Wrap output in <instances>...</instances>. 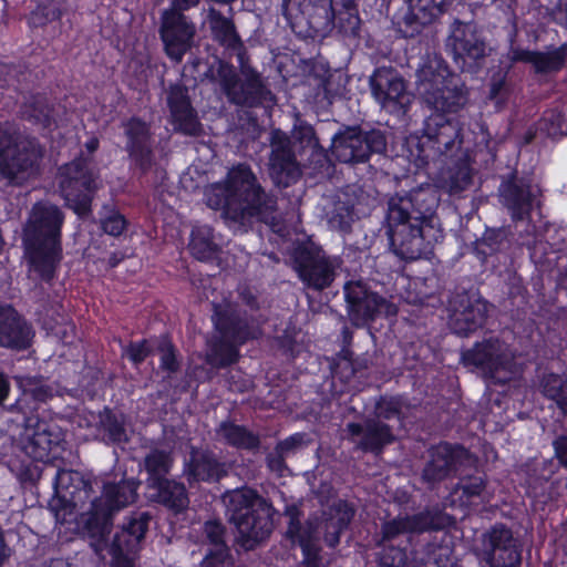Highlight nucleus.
I'll use <instances>...</instances> for the list:
<instances>
[{
    "label": "nucleus",
    "mask_w": 567,
    "mask_h": 567,
    "mask_svg": "<svg viewBox=\"0 0 567 567\" xmlns=\"http://www.w3.org/2000/svg\"><path fill=\"white\" fill-rule=\"evenodd\" d=\"M215 436L223 444L248 452H257L261 445L258 433L252 432L245 425L237 424L230 419L221 421L216 426Z\"/></svg>",
    "instance_id": "41"
},
{
    "label": "nucleus",
    "mask_w": 567,
    "mask_h": 567,
    "mask_svg": "<svg viewBox=\"0 0 567 567\" xmlns=\"http://www.w3.org/2000/svg\"><path fill=\"white\" fill-rule=\"evenodd\" d=\"M205 202L212 209H221L229 227L247 231L255 220L274 224L278 210L277 196L267 192L248 164L228 169L221 182L205 188Z\"/></svg>",
    "instance_id": "2"
},
{
    "label": "nucleus",
    "mask_w": 567,
    "mask_h": 567,
    "mask_svg": "<svg viewBox=\"0 0 567 567\" xmlns=\"http://www.w3.org/2000/svg\"><path fill=\"white\" fill-rule=\"evenodd\" d=\"M489 303L478 292L456 288L447 298V324L460 337H467L482 328L487 319Z\"/></svg>",
    "instance_id": "19"
},
{
    "label": "nucleus",
    "mask_w": 567,
    "mask_h": 567,
    "mask_svg": "<svg viewBox=\"0 0 567 567\" xmlns=\"http://www.w3.org/2000/svg\"><path fill=\"white\" fill-rule=\"evenodd\" d=\"M125 136L124 150L127 153L131 168L146 175L155 165L153 134L151 126L140 117L133 116L122 123Z\"/></svg>",
    "instance_id": "29"
},
{
    "label": "nucleus",
    "mask_w": 567,
    "mask_h": 567,
    "mask_svg": "<svg viewBox=\"0 0 567 567\" xmlns=\"http://www.w3.org/2000/svg\"><path fill=\"white\" fill-rule=\"evenodd\" d=\"M61 442V433L58 427L45 421L38 420L34 432L25 445L27 453L34 460L44 462L50 452Z\"/></svg>",
    "instance_id": "43"
},
{
    "label": "nucleus",
    "mask_w": 567,
    "mask_h": 567,
    "mask_svg": "<svg viewBox=\"0 0 567 567\" xmlns=\"http://www.w3.org/2000/svg\"><path fill=\"white\" fill-rule=\"evenodd\" d=\"M44 147L37 137L0 131V181L22 186L39 175Z\"/></svg>",
    "instance_id": "7"
},
{
    "label": "nucleus",
    "mask_w": 567,
    "mask_h": 567,
    "mask_svg": "<svg viewBox=\"0 0 567 567\" xmlns=\"http://www.w3.org/2000/svg\"><path fill=\"white\" fill-rule=\"evenodd\" d=\"M535 230V225L528 223L525 231L518 234L517 243L528 249L532 262L540 271H550L558 265L561 250L555 248L544 236L537 235Z\"/></svg>",
    "instance_id": "36"
},
{
    "label": "nucleus",
    "mask_w": 567,
    "mask_h": 567,
    "mask_svg": "<svg viewBox=\"0 0 567 567\" xmlns=\"http://www.w3.org/2000/svg\"><path fill=\"white\" fill-rule=\"evenodd\" d=\"M486 489V478L484 475H464L460 476L454 487V493L461 492L462 501L472 502L474 498L482 497Z\"/></svg>",
    "instance_id": "53"
},
{
    "label": "nucleus",
    "mask_w": 567,
    "mask_h": 567,
    "mask_svg": "<svg viewBox=\"0 0 567 567\" xmlns=\"http://www.w3.org/2000/svg\"><path fill=\"white\" fill-rule=\"evenodd\" d=\"M475 171L471 166L468 155L462 153L457 159L447 167L440 179V187L451 196H462L474 185Z\"/></svg>",
    "instance_id": "39"
},
{
    "label": "nucleus",
    "mask_w": 567,
    "mask_h": 567,
    "mask_svg": "<svg viewBox=\"0 0 567 567\" xmlns=\"http://www.w3.org/2000/svg\"><path fill=\"white\" fill-rule=\"evenodd\" d=\"M567 58V45H560L551 51L539 52L511 47L507 59L512 63L523 62L533 66L537 74H549L560 71Z\"/></svg>",
    "instance_id": "35"
},
{
    "label": "nucleus",
    "mask_w": 567,
    "mask_h": 567,
    "mask_svg": "<svg viewBox=\"0 0 567 567\" xmlns=\"http://www.w3.org/2000/svg\"><path fill=\"white\" fill-rule=\"evenodd\" d=\"M355 514L354 507L343 499H338L324 512L321 528L326 544L333 548L340 543V535L346 530Z\"/></svg>",
    "instance_id": "40"
},
{
    "label": "nucleus",
    "mask_w": 567,
    "mask_h": 567,
    "mask_svg": "<svg viewBox=\"0 0 567 567\" xmlns=\"http://www.w3.org/2000/svg\"><path fill=\"white\" fill-rule=\"evenodd\" d=\"M158 34L165 54L175 63L196 44L197 23L192 12L164 9L159 16Z\"/></svg>",
    "instance_id": "17"
},
{
    "label": "nucleus",
    "mask_w": 567,
    "mask_h": 567,
    "mask_svg": "<svg viewBox=\"0 0 567 567\" xmlns=\"http://www.w3.org/2000/svg\"><path fill=\"white\" fill-rule=\"evenodd\" d=\"M74 186V198L64 199L69 208H71L78 216L86 217L91 214V204L97 186L91 187V185L82 186L81 183H76Z\"/></svg>",
    "instance_id": "55"
},
{
    "label": "nucleus",
    "mask_w": 567,
    "mask_h": 567,
    "mask_svg": "<svg viewBox=\"0 0 567 567\" xmlns=\"http://www.w3.org/2000/svg\"><path fill=\"white\" fill-rule=\"evenodd\" d=\"M289 137L293 143V150L299 157L305 158L313 173H322L329 168L330 159L327 150L320 144L312 125L299 121L298 124H295Z\"/></svg>",
    "instance_id": "32"
},
{
    "label": "nucleus",
    "mask_w": 567,
    "mask_h": 567,
    "mask_svg": "<svg viewBox=\"0 0 567 567\" xmlns=\"http://www.w3.org/2000/svg\"><path fill=\"white\" fill-rule=\"evenodd\" d=\"M234 65L220 60L215 59L213 63L207 65L206 71L202 74L200 81H208L209 83L217 84L223 92L226 81L225 75L230 73Z\"/></svg>",
    "instance_id": "61"
},
{
    "label": "nucleus",
    "mask_w": 567,
    "mask_h": 567,
    "mask_svg": "<svg viewBox=\"0 0 567 567\" xmlns=\"http://www.w3.org/2000/svg\"><path fill=\"white\" fill-rule=\"evenodd\" d=\"M333 378L339 379L342 383H348L355 375L353 368V352L351 350H340L331 364Z\"/></svg>",
    "instance_id": "58"
},
{
    "label": "nucleus",
    "mask_w": 567,
    "mask_h": 567,
    "mask_svg": "<svg viewBox=\"0 0 567 567\" xmlns=\"http://www.w3.org/2000/svg\"><path fill=\"white\" fill-rule=\"evenodd\" d=\"M511 231L506 227L487 228L483 236L474 244L473 251L485 262L488 256L497 254L508 247Z\"/></svg>",
    "instance_id": "47"
},
{
    "label": "nucleus",
    "mask_w": 567,
    "mask_h": 567,
    "mask_svg": "<svg viewBox=\"0 0 567 567\" xmlns=\"http://www.w3.org/2000/svg\"><path fill=\"white\" fill-rule=\"evenodd\" d=\"M330 150L339 163L357 165L367 163L373 154L384 153L386 137L380 130L343 126L332 136Z\"/></svg>",
    "instance_id": "13"
},
{
    "label": "nucleus",
    "mask_w": 567,
    "mask_h": 567,
    "mask_svg": "<svg viewBox=\"0 0 567 567\" xmlns=\"http://www.w3.org/2000/svg\"><path fill=\"white\" fill-rule=\"evenodd\" d=\"M402 413V403L399 398L394 396H381L375 405L374 413L371 415V419H379L381 422H386L391 420H396L400 422Z\"/></svg>",
    "instance_id": "56"
},
{
    "label": "nucleus",
    "mask_w": 567,
    "mask_h": 567,
    "mask_svg": "<svg viewBox=\"0 0 567 567\" xmlns=\"http://www.w3.org/2000/svg\"><path fill=\"white\" fill-rule=\"evenodd\" d=\"M221 502L228 522L237 528V543L246 551L268 539L281 516L269 498L248 486L226 491Z\"/></svg>",
    "instance_id": "3"
},
{
    "label": "nucleus",
    "mask_w": 567,
    "mask_h": 567,
    "mask_svg": "<svg viewBox=\"0 0 567 567\" xmlns=\"http://www.w3.org/2000/svg\"><path fill=\"white\" fill-rule=\"evenodd\" d=\"M447 112L434 111L424 124L421 137L412 140L410 154L416 166L422 167L430 162L441 161L443 157H455L463 152V128L454 117L446 116Z\"/></svg>",
    "instance_id": "6"
},
{
    "label": "nucleus",
    "mask_w": 567,
    "mask_h": 567,
    "mask_svg": "<svg viewBox=\"0 0 567 567\" xmlns=\"http://www.w3.org/2000/svg\"><path fill=\"white\" fill-rule=\"evenodd\" d=\"M227 529L218 519H210L204 523L202 527V537L204 544L209 547L206 553H230L226 544Z\"/></svg>",
    "instance_id": "51"
},
{
    "label": "nucleus",
    "mask_w": 567,
    "mask_h": 567,
    "mask_svg": "<svg viewBox=\"0 0 567 567\" xmlns=\"http://www.w3.org/2000/svg\"><path fill=\"white\" fill-rule=\"evenodd\" d=\"M31 324L9 305H0V347L22 351L32 342Z\"/></svg>",
    "instance_id": "34"
},
{
    "label": "nucleus",
    "mask_w": 567,
    "mask_h": 567,
    "mask_svg": "<svg viewBox=\"0 0 567 567\" xmlns=\"http://www.w3.org/2000/svg\"><path fill=\"white\" fill-rule=\"evenodd\" d=\"M105 214L101 217V228L107 235L117 237L126 229V218L115 209L104 207Z\"/></svg>",
    "instance_id": "62"
},
{
    "label": "nucleus",
    "mask_w": 567,
    "mask_h": 567,
    "mask_svg": "<svg viewBox=\"0 0 567 567\" xmlns=\"http://www.w3.org/2000/svg\"><path fill=\"white\" fill-rule=\"evenodd\" d=\"M97 175L93 169L92 163L85 157H76L71 163L65 164L60 168V190L64 199L74 198V186L81 183L82 186L91 185L97 186Z\"/></svg>",
    "instance_id": "38"
},
{
    "label": "nucleus",
    "mask_w": 567,
    "mask_h": 567,
    "mask_svg": "<svg viewBox=\"0 0 567 567\" xmlns=\"http://www.w3.org/2000/svg\"><path fill=\"white\" fill-rule=\"evenodd\" d=\"M208 23L213 39L229 54L236 55L238 61L248 58L246 48L230 18L212 8L208 12Z\"/></svg>",
    "instance_id": "37"
},
{
    "label": "nucleus",
    "mask_w": 567,
    "mask_h": 567,
    "mask_svg": "<svg viewBox=\"0 0 567 567\" xmlns=\"http://www.w3.org/2000/svg\"><path fill=\"white\" fill-rule=\"evenodd\" d=\"M368 195L360 185L351 184L322 196L321 219L327 227L342 235L352 233L353 224L359 219V207Z\"/></svg>",
    "instance_id": "16"
},
{
    "label": "nucleus",
    "mask_w": 567,
    "mask_h": 567,
    "mask_svg": "<svg viewBox=\"0 0 567 567\" xmlns=\"http://www.w3.org/2000/svg\"><path fill=\"white\" fill-rule=\"evenodd\" d=\"M54 495L49 502L53 511H59L71 504L74 507L83 501L82 494L89 496L91 491L90 482L85 481L81 473L72 470H56L53 476Z\"/></svg>",
    "instance_id": "33"
},
{
    "label": "nucleus",
    "mask_w": 567,
    "mask_h": 567,
    "mask_svg": "<svg viewBox=\"0 0 567 567\" xmlns=\"http://www.w3.org/2000/svg\"><path fill=\"white\" fill-rule=\"evenodd\" d=\"M188 248L190 254L198 260L208 261L215 259L219 247L214 240L213 228L207 225L194 227Z\"/></svg>",
    "instance_id": "48"
},
{
    "label": "nucleus",
    "mask_w": 567,
    "mask_h": 567,
    "mask_svg": "<svg viewBox=\"0 0 567 567\" xmlns=\"http://www.w3.org/2000/svg\"><path fill=\"white\" fill-rule=\"evenodd\" d=\"M498 200L513 221L530 219V214L540 205L542 189L533 179L514 169L501 176L497 188Z\"/></svg>",
    "instance_id": "15"
},
{
    "label": "nucleus",
    "mask_w": 567,
    "mask_h": 567,
    "mask_svg": "<svg viewBox=\"0 0 567 567\" xmlns=\"http://www.w3.org/2000/svg\"><path fill=\"white\" fill-rule=\"evenodd\" d=\"M474 461L473 455L462 445L440 443L427 451L421 481L429 489L434 491L445 480L473 465Z\"/></svg>",
    "instance_id": "21"
},
{
    "label": "nucleus",
    "mask_w": 567,
    "mask_h": 567,
    "mask_svg": "<svg viewBox=\"0 0 567 567\" xmlns=\"http://www.w3.org/2000/svg\"><path fill=\"white\" fill-rule=\"evenodd\" d=\"M214 309L212 318L216 333L208 341L205 361L213 368L223 369L237 362L238 348L250 338V328L239 313L216 305Z\"/></svg>",
    "instance_id": "9"
},
{
    "label": "nucleus",
    "mask_w": 567,
    "mask_h": 567,
    "mask_svg": "<svg viewBox=\"0 0 567 567\" xmlns=\"http://www.w3.org/2000/svg\"><path fill=\"white\" fill-rule=\"evenodd\" d=\"M138 486L135 478L104 484L101 495L91 501L90 508L82 515L85 537L94 539L101 548L104 544L102 536L113 528L115 514L137 499Z\"/></svg>",
    "instance_id": "8"
},
{
    "label": "nucleus",
    "mask_w": 567,
    "mask_h": 567,
    "mask_svg": "<svg viewBox=\"0 0 567 567\" xmlns=\"http://www.w3.org/2000/svg\"><path fill=\"white\" fill-rule=\"evenodd\" d=\"M153 515L146 511H134L126 515L118 525L113 537L110 538L112 528L102 536L103 546L97 547L94 539L87 538L94 553L103 557L104 551L125 555H137L142 549Z\"/></svg>",
    "instance_id": "20"
},
{
    "label": "nucleus",
    "mask_w": 567,
    "mask_h": 567,
    "mask_svg": "<svg viewBox=\"0 0 567 567\" xmlns=\"http://www.w3.org/2000/svg\"><path fill=\"white\" fill-rule=\"evenodd\" d=\"M437 187L422 183L409 190H399L386 200L385 235L390 250L403 260H416L432 251L442 238L436 209Z\"/></svg>",
    "instance_id": "1"
},
{
    "label": "nucleus",
    "mask_w": 567,
    "mask_h": 567,
    "mask_svg": "<svg viewBox=\"0 0 567 567\" xmlns=\"http://www.w3.org/2000/svg\"><path fill=\"white\" fill-rule=\"evenodd\" d=\"M20 116L31 125L50 128L55 124L54 106L43 94L29 96L20 106Z\"/></svg>",
    "instance_id": "45"
},
{
    "label": "nucleus",
    "mask_w": 567,
    "mask_h": 567,
    "mask_svg": "<svg viewBox=\"0 0 567 567\" xmlns=\"http://www.w3.org/2000/svg\"><path fill=\"white\" fill-rule=\"evenodd\" d=\"M334 29L347 38L359 35L361 19L359 11H337L334 16Z\"/></svg>",
    "instance_id": "59"
},
{
    "label": "nucleus",
    "mask_w": 567,
    "mask_h": 567,
    "mask_svg": "<svg viewBox=\"0 0 567 567\" xmlns=\"http://www.w3.org/2000/svg\"><path fill=\"white\" fill-rule=\"evenodd\" d=\"M233 470V463L209 447L189 446L183 464V476L190 487L206 483L217 484Z\"/></svg>",
    "instance_id": "27"
},
{
    "label": "nucleus",
    "mask_w": 567,
    "mask_h": 567,
    "mask_svg": "<svg viewBox=\"0 0 567 567\" xmlns=\"http://www.w3.org/2000/svg\"><path fill=\"white\" fill-rule=\"evenodd\" d=\"M309 443L310 440L306 433H295L287 439L279 441L275 447L288 458L307 447Z\"/></svg>",
    "instance_id": "64"
},
{
    "label": "nucleus",
    "mask_w": 567,
    "mask_h": 567,
    "mask_svg": "<svg viewBox=\"0 0 567 567\" xmlns=\"http://www.w3.org/2000/svg\"><path fill=\"white\" fill-rule=\"evenodd\" d=\"M240 72L235 66L226 74L223 94L230 104L241 107H271L276 97L261 74L249 64V59L238 61Z\"/></svg>",
    "instance_id": "12"
},
{
    "label": "nucleus",
    "mask_w": 567,
    "mask_h": 567,
    "mask_svg": "<svg viewBox=\"0 0 567 567\" xmlns=\"http://www.w3.org/2000/svg\"><path fill=\"white\" fill-rule=\"evenodd\" d=\"M378 547L375 557L379 567H406L408 555L401 543L378 545Z\"/></svg>",
    "instance_id": "54"
},
{
    "label": "nucleus",
    "mask_w": 567,
    "mask_h": 567,
    "mask_svg": "<svg viewBox=\"0 0 567 567\" xmlns=\"http://www.w3.org/2000/svg\"><path fill=\"white\" fill-rule=\"evenodd\" d=\"M347 440L355 451L379 456L396 441L393 425L379 419L365 417L362 422H350L344 429Z\"/></svg>",
    "instance_id": "30"
},
{
    "label": "nucleus",
    "mask_w": 567,
    "mask_h": 567,
    "mask_svg": "<svg viewBox=\"0 0 567 567\" xmlns=\"http://www.w3.org/2000/svg\"><path fill=\"white\" fill-rule=\"evenodd\" d=\"M96 430L106 444L121 445L130 441L125 416L109 408L99 413Z\"/></svg>",
    "instance_id": "44"
},
{
    "label": "nucleus",
    "mask_w": 567,
    "mask_h": 567,
    "mask_svg": "<svg viewBox=\"0 0 567 567\" xmlns=\"http://www.w3.org/2000/svg\"><path fill=\"white\" fill-rule=\"evenodd\" d=\"M452 0H403L394 16L398 32L406 39L420 35L447 12Z\"/></svg>",
    "instance_id": "24"
},
{
    "label": "nucleus",
    "mask_w": 567,
    "mask_h": 567,
    "mask_svg": "<svg viewBox=\"0 0 567 567\" xmlns=\"http://www.w3.org/2000/svg\"><path fill=\"white\" fill-rule=\"evenodd\" d=\"M346 84L347 81L343 74L338 72L328 73L317 86V103L326 107L331 105L334 101L343 97Z\"/></svg>",
    "instance_id": "49"
},
{
    "label": "nucleus",
    "mask_w": 567,
    "mask_h": 567,
    "mask_svg": "<svg viewBox=\"0 0 567 567\" xmlns=\"http://www.w3.org/2000/svg\"><path fill=\"white\" fill-rule=\"evenodd\" d=\"M143 467L147 474L146 486L167 480L174 464L173 452L165 449L153 447L143 458Z\"/></svg>",
    "instance_id": "46"
},
{
    "label": "nucleus",
    "mask_w": 567,
    "mask_h": 567,
    "mask_svg": "<svg viewBox=\"0 0 567 567\" xmlns=\"http://www.w3.org/2000/svg\"><path fill=\"white\" fill-rule=\"evenodd\" d=\"M514 63L509 62L504 68H498L491 76L489 97L493 100L505 99L511 92V83L507 80L509 70Z\"/></svg>",
    "instance_id": "60"
},
{
    "label": "nucleus",
    "mask_w": 567,
    "mask_h": 567,
    "mask_svg": "<svg viewBox=\"0 0 567 567\" xmlns=\"http://www.w3.org/2000/svg\"><path fill=\"white\" fill-rule=\"evenodd\" d=\"M371 94L390 114L403 115L412 102L406 82L393 66H379L369 78Z\"/></svg>",
    "instance_id": "25"
},
{
    "label": "nucleus",
    "mask_w": 567,
    "mask_h": 567,
    "mask_svg": "<svg viewBox=\"0 0 567 567\" xmlns=\"http://www.w3.org/2000/svg\"><path fill=\"white\" fill-rule=\"evenodd\" d=\"M165 94L174 131L187 136H199L203 125L192 104L189 89L181 82L171 83L165 89Z\"/></svg>",
    "instance_id": "31"
},
{
    "label": "nucleus",
    "mask_w": 567,
    "mask_h": 567,
    "mask_svg": "<svg viewBox=\"0 0 567 567\" xmlns=\"http://www.w3.org/2000/svg\"><path fill=\"white\" fill-rule=\"evenodd\" d=\"M292 268L303 285L312 290L329 288L337 277L341 259L328 255L313 241L298 244L291 252Z\"/></svg>",
    "instance_id": "11"
},
{
    "label": "nucleus",
    "mask_w": 567,
    "mask_h": 567,
    "mask_svg": "<svg viewBox=\"0 0 567 567\" xmlns=\"http://www.w3.org/2000/svg\"><path fill=\"white\" fill-rule=\"evenodd\" d=\"M270 153L268 156V175L277 188L295 185L302 177L303 167H308L305 158L299 157L290 137L279 128L269 134Z\"/></svg>",
    "instance_id": "18"
},
{
    "label": "nucleus",
    "mask_w": 567,
    "mask_h": 567,
    "mask_svg": "<svg viewBox=\"0 0 567 567\" xmlns=\"http://www.w3.org/2000/svg\"><path fill=\"white\" fill-rule=\"evenodd\" d=\"M151 491V499L156 502L175 514L183 513L188 508L189 497L186 486L182 482L167 478L147 487Z\"/></svg>",
    "instance_id": "42"
},
{
    "label": "nucleus",
    "mask_w": 567,
    "mask_h": 567,
    "mask_svg": "<svg viewBox=\"0 0 567 567\" xmlns=\"http://www.w3.org/2000/svg\"><path fill=\"white\" fill-rule=\"evenodd\" d=\"M543 394L554 401L567 414V378L555 373L545 374L540 381Z\"/></svg>",
    "instance_id": "50"
},
{
    "label": "nucleus",
    "mask_w": 567,
    "mask_h": 567,
    "mask_svg": "<svg viewBox=\"0 0 567 567\" xmlns=\"http://www.w3.org/2000/svg\"><path fill=\"white\" fill-rule=\"evenodd\" d=\"M18 382L23 391V395L35 402L44 403L54 396L53 386L44 383L42 379L21 377L18 378Z\"/></svg>",
    "instance_id": "52"
},
{
    "label": "nucleus",
    "mask_w": 567,
    "mask_h": 567,
    "mask_svg": "<svg viewBox=\"0 0 567 567\" xmlns=\"http://www.w3.org/2000/svg\"><path fill=\"white\" fill-rule=\"evenodd\" d=\"M478 557L488 567H519L522 548L511 528L495 524L482 534Z\"/></svg>",
    "instance_id": "26"
},
{
    "label": "nucleus",
    "mask_w": 567,
    "mask_h": 567,
    "mask_svg": "<svg viewBox=\"0 0 567 567\" xmlns=\"http://www.w3.org/2000/svg\"><path fill=\"white\" fill-rule=\"evenodd\" d=\"M415 87L423 103L433 111L458 112L468 101L464 82L453 75L435 53L426 54L415 71Z\"/></svg>",
    "instance_id": "5"
},
{
    "label": "nucleus",
    "mask_w": 567,
    "mask_h": 567,
    "mask_svg": "<svg viewBox=\"0 0 567 567\" xmlns=\"http://www.w3.org/2000/svg\"><path fill=\"white\" fill-rule=\"evenodd\" d=\"M281 14L301 39L322 40L334 29L333 0H282Z\"/></svg>",
    "instance_id": "10"
},
{
    "label": "nucleus",
    "mask_w": 567,
    "mask_h": 567,
    "mask_svg": "<svg viewBox=\"0 0 567 567\" xmlns=\"http://www.w3.org/2000/svg\"><path fill=\"white\" fill-rule=\"evenodd\" d=\"M343 290L348 316L355 327H362L381 316L393 317L398 312L395 305L373 291L363 280L348 281Z\"/></svg>",
    "instance_id": "22"
},
{
    "label": "nucleus",
    "mask_w": 567,
    "mask_h": 567,
    "mask_svg": "<svg viewBox=\"0 0 567 567\" xmlns=\"http://www.w3.org/2000/svg\"><path fill=\"white\" fill-rule=\"evenodd\" d=\"M156 350L161 354V369L168 374L176 373L179 368L177 351L167 336H161L157 340Z\"/></svg>",
    "instance_id": "57"
},
{
    "label": "nucleus",
    "mask_w": 567,
    "mask_h": 567,
    "mask_svg": "<svg viewBox=\"0 0 567 567\" xmlns=\"http://www.w3.org/2000/svg\"><path fill=\"white\" fill-rule=\"evenodd\" d=\"M286 534L293 544H298L303 550L310 548L315 538V529L310 523L306 525L293 523L292 526H288Z\"/></svg>",
    "instance_id": "63"
},
{
    "label": "nucleus",
    "mask_w": 567,
    "mask_h": 567,
    "mask_svg": "<svg viewBox=\"0 0 567 567\" xmlns=\"http://www.w3.org/2000/svg\"><path fill=\"white\" fill-rule=\"evenodd\" d=\"M445 48L453 61L464 71L481 66L487 56V45L473 22L454 19L450 24Z\"/></svg>",
    "instance_id": "23"
},
{
    "label": "nucleus",
    "mask_w": 567,
    "mask_h": 567,
    "mask_svg": "<svg viewBox=\"0 0 567 567\" xmlns=\"http://www.w3.org/2000/svg\"><path fill=\"white\" fill-rule=\"evenodd\" d=\"M446 516L440 511H424L414 515L398 516L381 524L377 545L406 544L409 534L443 529Z\"/></svg>",
    "instance_id": "28"
},
{
    "label": "nucleus",
    "mask_w": 567,
    "mask_h": 567,
    "mask_svg": "<svg viewBox=\"0 0 567 567\" xmlns=\"http://www.w3.org/2000/svg\"><path fill=\"white\" fill-rule=\"evenodd\" d=\"M63 212L55 205L38 203L23 228V246L32 269L50 281L62 259Z\"/></svg>",
    "instance_id": "4"
},
{
    "label": "nucleus",
    "mask_w": 567,
    "mask_h": 567,
    "mask_svg": "<svg viewBox=\"0 0 567 567\" xmlns=\"http://www.w3.org/2000/svg\"><path fill=\"white\" fill-rule=\"evenodd\" d=\"M462 362L466 367L480 369L484 378L498 384L506 383L515 374L514 354L497 338L476 342L472 349L462 353Z\"/></svg>",
    "instance_id": "14"
}]
</instances>
